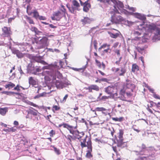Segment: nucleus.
Listing matches in <instances>:
<instances>
[{
    "label": "nucleus",
    "mask_w": 160,
    "mask_h": 160,
    "mask_svg": "<svg viewBox=\"0 0 160 160\" xmlns=\"http://www.w3.org/2000/svg\"><path fill=\"white\" fill-rule=\"evenodd\" d=\"M138 29L144 32V35H148L155 31L154 38L155 39H160V28L157 27L155 24H145L144 22L138 26Z\"/></svg>",
    "instance_id": "f257e3e1"
},
{
    "label": "nucleus",
    "mask_w": 160,
    "mask_h": 160,
    "mask_svg": "<svg viewBox=\"0 0 160 160\" xmlns=\"http://www.w3.org/2000/svg\"><path fill=\"white\" fill-rule=\"evenodd\" d=\"M64 128H66L68 130L70 133L73 134L76 138L79 140L80 142V146L82 148L86 146L85 142L88 136L87 135H85L83 132H79L78 130H76L77 128V126H73L70 125L68 124L64 125Z\"/></svg>",
    "instance_id": "f03ea898"
},
{
    "label": "nucleus",
    "mask_w": 160,
    "mask_h": 160,
    "mask_svg": "<svg viewBox=\"0 0 160 160\" xmlns=\"http://www.w3.org/2000/svg\"><path fill=\"white\" fill-rule=\"evenodd\" d=\"M98 1L104 3L106 5H110L111 2H112L114 4V8L112 11H114V10L116 9L120 10H122V11H121L122 13H125L126 12L125 10L123 9L124 6L123 3L118 0H98Z\"/></svg>",
    "instance_id": "7ed1b4c3"
},
{
    "label": "nucleus",
    "mask_w": 160,
    "mask_h": 160,
    "mask_svg": "<svg viewBox=\"0 0 160 160\" xmlns=\"http://www.w3.org/2000/svg\"><path fill=\"white\" fill-rule=\"evenodd\" d=\"M110 13L112 14L111 17V22L112 23L115 24H120L122 22L125 21L124 18L119 14V12L118 10L116 9L113 11H111Z\"/></svg>",
    "instance_id": "20e7f679"
},
{
    "label": "nucleus",
    "mask_w": 160,
    "mask_h": 160,
    "mask_svg": "<svg viewBox=\"0 0 160 160\" xmlns=\"http://www.w3.org/2000/svg\"><path fill=\"white\" fill-rule=\"evenodd\" d=\"M72 7H70L69 5L67 4V7L69 11L72 13L75 14L76 11H79L80 5L76 0H72Z\"/></svg>",
    "instance_id": "39448f33"
},
{
    "label": "nucleus",
    "mask_w": 160,
    "mask_h": 160,
    "mask_svg": "<svg viewBox=\"0 0 160 160\" xmlns=\"http://www.w3.org/2000/svg\"><path fill=\"white\" fill-rule=\"evenodd\" d=\"M86 141L85 144L86 146L83 148L81 146V147L82 148L85 147H87L89 150L88 151V152L86 154V156L88 158H90L92 157L91 153V152L92 151V143L90 138L88 136L87 137Z\"/></svg>",
    "instance_id": "423d86ee"
},
{
    "label": "nucleus",
    "mask_w": 160,
    "mask_h": 160,
    "mask_svg": "<svg viewBox=\"0 0 160 160\" xmlns=\"http://www.w3.org/2000/svg\"><path fill=\"white\" fill-rule=\"evenodd\" d=\"M40 38L36 36V38H34V40L37 43L40 44L42 47H45L48 46V38L45 37H43L42 39L39 40V39Z\"/></svg>",
    "instance_id": "0eeeda50"
},
{
    "label": "nucleus",
    "mask_w": 160,
    "mask_h": 160,
    "mask_svg": "<svg viewBox=\"0 0 160 160\" xmlns=\"http://www.w3.org/2000/svg\"><path fill=\"white\" fill-rule=\"evenodd\" d=\"M135 88V86L134 84L131 82H129L126 84V94L128 96H131L132 95V92Z\"/></svg>",
    "instance_id": "6e6552de"
},
{
    "label": "nucleus",
    "mask_w": 160,
    "mask_h": 160,
    "mask_svg": "<svg viewBox=\"0 0 160 160\" xmlns=\"http://www.w3.org/2000/svg\"><path fill=\"white\" fill-rule=\"evenodd\" d=\"M119 68H116L115 67H113L112 68V71L116 73L117 75L119 76H124L126 72V70L125 68H121L120 71Z\"/></svg>",
    "instance_id": "1a4fd4ad"
},
{
    "label": "nucleus",
    "mask_w": 160,
    "mask_h": 160,
    "mask_svg": "<svg viewBox=\"0 0 160 160\" xmlns=\"http://www.w3.org/2000/svg\"><path fill=\"white\" fill-rule=\"evenodd\" d=\"M2 29V35L4 37H9L12 34L10 28L4 26Z\"/></svg>",
    "instance_id": "9d476101"
},
{
    "label": "nucleus",
    "mask_w": 160,
    "mask_h": 160,
    "mask_svg": "<svg viewBox=\"0 0 160 160\" xmlns=\"http://www.w3.org/2000/svg\"><path fill=\"white\" fill-rule=\"evenodd\" d=\"M89 0H86L85 1V2L83 4L81 5V6H83V10L85 12H88L89 8H91L90 3V2H88Z\"/></svg>",
    "instance_id": "9b49d317"
},
{
    "label": "nucleus",
    "mask_w": 160,
    "mask_h": 160,
    "mask_svg": "<svg viewBox=\"0 0 160 160\" xmlns=\"http://www.w3.org/2000/svg\"><path fill=\"white\" fill-rule=\"evenodd\" d=\"M116 91V88L114 87L108 86L105 88V92L111 96L113 93Z\"/></svg>",
    "instance_id": "f8f14e48"
},
{
    "label": "nucleus",
    "mask_w": 160,
    "mask_h": 160,
    "mask_svg": "<svg viewBox=\"0 0 160 160\" xmlns=\"http://www.w3.org/2000/svg\"><path fill=\"white\" fill-rule=\"evenodd\" d=\"M85 89L88 90V92H92V90L98 91L99 90V87L96 85H92L88 88H85Z\"/></svg>",
    "instance_id": "ddd939ff"
},
{
    "label": "nucleus",
    "mask_w": 160,
    "mask_h": 160,
    "mask_svg": "<svg viewBox=\"0 0 160 160\" xmlns=\"http://www.w3.org/2000/svg\"><path fill=\"white\" fill-rule=\"evenodd\" d=\"M61 18V13L58 11L54 13L53 15V16L52 17V20H56L59 21Z\"/></svg>",
    "instance_id": "4468645a"
},
{
    "label": "nucleus",
    "mask_w": 160,
    "mask_h": 160,
    "mask_svg": "<svg viewBox=\"0 0 160 160\" xmlns=\"http://www.w3.org/2000/svg\"><path fill=\"white\" fill-rule=\"evenodd\" d=\"M146 48L147 47L143 44H141L139 46L136 47V49L139 52L142 54L143 51H144Z\"/></svg>",
    "instance_id": "2eb2a0df"
},
{
    "label": "nucleus",
    "mask_w": 160,
    "mask_h": 160,
    "mask_svg": "<svg viewBox=\"0 0 160 160\" xmlns=\"http://www.w3.org/2000/svg\"><path fill=\"white\" fill-rule=\"evenodd\" d=\"M123 139H118L117 141V146L119 147L123 148L126 147L127 145L125 142L123 141Z\"/></svg>",
    "instance_id": "dca6fc26"
},
{
    "label": "nucleus",
    "mask_w": 160,
    "mask_h": 160,
    "mask_svg": "<svg viewBox=\"0 0 160 160\" xmlns=\"http://www.w3.org/2000/svg\"><path fill=\"white\" fill-rule=\"evenodd\" d=\"M139 148H142V150H135L134 152L138 153L137 155H143V154L142 153L144 151V150L146 148V145L144 144H142L141 146L139 147Z\"/></svg>",
    "instance_id": "f3484780"
},
{
    "label": "nucleus",
    "mask_w": 160,
    "mask_h": 160,
    "mask_svg": "<svg viewBox=\"0 0 160 160\" xmlns=\"http://www.w3.org/2000/svg\"><path fill=\"white\" fill-rule=\"evenodd\" d=\"M139 156L135 159V160H151L152 156L151 155L148 156L147 157H145L142 156V155H139Z\"/></svg>",
    "instance_id": "a211bd4d"
},
{
    "label": "nucleus",
    "mask_w": 160,
    "mask_h": 160,
    "mask_svg": "<svg viewBox=\"0 0 160 160\" xmlns=\"http://www.w3.org/2000/svg\"><path fill=\"white\" fill-rule=\"evenodd\" d=\"M13 53L16 54L18 58H20L22 56V54L18 50L16 49L15 48H12L11 47H10Z\"/></svg>",
    "instance_id": "6ab92c4d"
},
{
    "label": "nucleus",
    "mask_w": 160,
    "mask_h": 160,
    "mask_svg": "<svg viewBox=\"0 0 160 160\" xmlns=\"http://www.w3.org/2000/svg\"><path fill=\"white\" fill-rule=\"evenodd\" d=\"M81 21L83 25L89 24L91 22V20L88 17H84L83 19H82Z\"/></svg>",
    "instance_id": "aec40b11"
},
{
    "label": "nucleus",
    "mask_w": 160,
    "mask_h": 160,
    "mask_svg": "<svg viewBox=\"0 0 160 160\" xmlns=\"http://www.w3.org/2000/svg\"><path fill=\"white\" fill-rule=\"evenodd\" d=\"M95 62L96 64V65L99 68H102L101 66H102V69L103 70H105L106 68V66L105 64L103 62H102L101 64L100 62L98 61L97 59L95 60Z\"/></svg>",
    "instance_id": "412c9836"
},
{
    "label": "nucleus",
    "mask_w": 160,
    "mask_h": 160,
    "mask_svg": "<svg viewBox=\"0 0 160 160\" xmlns=\"http://www.w3.org/2000/svg\"><path fill=\"white\" fill-rule=\"evenodd\" d=\"M126 92V89L124 88L121 90L120 92V99L123 101H125L124 95L125 92Z\"/></svg>",
    "instance_id": "4be33fe9"
},
{
    "label": "nucleus",
    "mask_w": 160,
    "mask_h": 160,
    "mask_svg": "<svg viewBox=\"0 0 160 160\" xmlns=\"http://www.w3.org/2000/svg\"><path fill=\"white\" fill-rule=\"evenodd\" d=\"M112 29L114 30L117 31H118V32L117 33L115 34H114L112 32H110V33H109V34H110V36L112 38H116L119 36L120 34H121V33L119 31H118L117 30H116V29H114V28H113Z\"/></svg>",
    "instance_id": "5701e85b"
},
{
    "label": "nucleus",
    "mask_w": 160,
    "mask_h": 160,
    "mask_svg": "<svg viewBox=\"0 0 160 160\" xmlns=\"http://www.w3.org/2000/svg\"><path fill=\"white\" fill-rule=\"evenodd\" d=\"M31 108L32 109H33V110H32L31 109H29V110L28 112V114H30L34 116H37L38 115V111L37 110L34 109L32 108Z\"/></svg>",
    "instance_id": "b1692460"
},
{
    "label": "nucleus",
    "mask_w": 160,
    "mask_h": 160,
    "mask_svg": "<svg viewBox=\"0 0 160 160\" xmlns=\"http://www.w3.org/2000/svg\"><path fill=\"white\" fill-rule=\"evenodd\" d=\"M8 111L7 108H0V114L2 116H4Z\"/></svg>",
    "instance_id": "393cba45"
},
{
    "label": "nucleus",
    "mask_w": 160,
    "mask_h": 160,
    "mask_svg": "<svg viewBox=\"0 0 160 160\" xmlns=\"http://www.w3.org/2000/svg\"><path fill=\"white\" fill-rule=\"evenodd\" d=\"M139 70V67L136 64H133L132 66V72H134L136 71Z\"/></svg>",
    "instance_id": "a878e982"
},
{
    "label": "nucleus",
    "mask_w": 160,
    "mask_h": 160,
    "mask_svg": "<svg viewBox=\"0 0 160 160\" xmlns=\"http://www.w3.org/2000/svg\"><path fill=\"white\" fill-rule=\"evenodd\" d=\"M30 30L31 31L34 32L36 34L39 35L42 33L41 32L38 30V28L34 27H32Z\"/></svg>",
    "instance_id": "bb28decb"
},
{
    "label": "nucleus",
    "mask_w": 160,
    "mask_h": 160,
    "mask_svg": "<svg viewBox=\"0 0 160 160\" xmlns=\"http://www.w3.org/2000/svg\"><path fill=\"white\" fill-rule=\"evenodd\" d=\"M29 83L30 84H31L33 86L36 85V82L34 79L32 77H30L28 79Z\"/></svg>",
    "instance_id": "cd10ccee"
},
{
    "label": "nucleus",
    "mask_w": 160,
    "mask_h": 160,
    "mask_svg": "<svg viewBox=\"0 0 160 160\" xmlns=\"http://www.w3.org/2000/svg\"><path fill=\"white\" fill-rule=\"evenodd\" d=\"M135 15L136 16V17L142 20H145L146 19V18L144 16L138 13H135Z\"/></svg>",
    "instance_id": "c85d7f7f"
},
{
    "label": "nucleus",
    "mask_w": 160,
    "mask_h": 160,
    "mask_svg": "<svg viewBox=\"0 0 160 160\" xmlns=\"http://www.w3.org/2000/svg\"><path fill=\"white\" fill-rule=\"evenodd\" d=\"M15 86V85L14 83H12L11 82H8V83L5 85V87L6 88H7L9 87L11 88H12Z\"/></svg>",
    "instance_id": "c756f323"
},
{
    "label": "nucleus",
    "mask_w": 160,
    "mask_h": 160,
    "mask_svg": "<svg viewBox=\"0 0 160 160\" xmlns=\"http://www.w3.org/2000/svg\"><path fill=\"white\" fill-rule=\"evenodd\" d=\"M32 13L33 14V17L34 18L36 19L38 18L39 16V13L36 10H34L32 12Z\"/></svg>",
    "instance_id": "7c9ffc66"
},
{
    "label": "nucleus",
    "mask_w": 160,
    "mask_h": 160,
    "mask_svg": "<svg viewBox=\"0 0 160 160\" xmlns=\"http://www.w3.org/2000/svg\"><path fill=\"white\" fill-rule=\"evenodd\" d=\"M112 98H119L120 99V96H118V94L116 91L115 92L112 93L111 96Z\"/></svg>",
    "instance_id": "2f4dec72"
},
{
    "label": "nucleus",
    "mask_w": 160,
    "mask_h": 160,
    "mask_svg": "<svg viewBox=\"0 0 160 160\" xmlns=\"http://www.w3.org/2000/svg\"><path fill=\"white\" fill-rule=\"evenodd\" d=\"M26 18L27 20L29 22V23L30 24H35L33 20L32 19H31V18L28 16H26Z\"/></svg>",
    "instance_id": "473e14b6"
},
{
    "label": "nucleus",
    "mask_w": 160,
    "mask_h": 160,
    "mask_svg": "<svg viewBox=\"0 0 160 160\" xmlns=\"http://www.w3.org/2000/svg\"><path fill=\"white\" fill-rule=\"evenodd\" d=\"M49 134L51 137H53L56 134V131L52 129L49 132Z\"/></svg>",
    "instance_id": "72a5a7b5"
},
{
    "label": "nucleus",
    "mask_w": 160,
    "mask_h": 160,
    "mask_svg": "<svg viewBox=\"0 0 160 160\" xmlns=\"http://www.w3.org/2000/svg\"><path fill=\"white\" fill-rule=\"evenodd\" d=\"M51 147L52 148L55 152L58 154L59 155L60 154V152L59 149L55 147L54 146H51Z\"/></svg>",
    "instance_id": "f704fd0d"
},
{
    "label": "nucleus",
    "mask_w": 160,
    "mask_h": 160,
    "mask_svg": "<svg viewBox=\"0 0 160 160\" xmlns=\"http://www.w3.org/2000/svg\"><path fill=\"white\" fill-rule=\"evenodd\" d=\"M85 68H86L85 67H83V68H73L72 69L75 71H82V72H83L85 70Z\"/></svg>",
    "instance_id": "c9c22d12"
},
{
    "label": "nucleus",
    "mask_w": 160,
    "mask_h": 160,
    "mask_svg": "<svg viewBox=\"0 0 160 160\" xmlns=\"http://www.w3.org/2000/svg\"><path fill=\"white\" fill-rule=\"evenodd\" d=\"M123 131L122 130H120L119 132V135L118 136L119 139H123Z\"/></svg>",
    "instance_id": "e433bc0d"
},
{
    "label": "nucleus",
    "mask_w": 160,
    "mask_h": 160,
    "mask_svg": "<svg viewBox=\"0 0 160 160\" xmlns=\"http://www.w3.org/2000/svg\"><path fill=\"white\" fill-rule=\"evenodd\" d=\"M113 150L114 151V152L116 153V155L117 156H120V154L118 152V151L117 149V147L115 146H112V147Z\"/></svg>",
    "instance_id": "4c0bfd02"
},
{
    "label": "nucleus",
    "mask_w": 160,
    "mask_h": 160,
    "mask_svg": "<svg viewBox=\"0 0 160 160\" xmlns=\"http://www.w3.org/2000/svg\"><path fill=\"white\" fill-rule=\"evenodd\" d=\"M65 138L67 139L69 143H70L71 142L72 139H73L72 136L69 135H67V136H66Z\"/></svg>",
    "instance_id": "58836bf2"
},
{
    "label": "nucleus",
    "mask_w": 160,
    "mask_h": 160,
    "mask_svg": "<svg viewBox=\"0 0 160 160\" xmlns=\"http://www.w3.org/2000/svg\"><path fill=\"white\" fill-rule=\"evenodd\" d=\"M95 110L97 111H103L106 110V109L103 107H97L96 108Z\"/></svg>",
    "instance_id": "ea45409f"
},
{
    "label": "nucleus",
    "mask_w": 160,
    "mask_h": 160,
    "mask_svg": "<svg viewBox=\"0 0 160 160\" xmlns=\"http://www.w3.org/2000/svg\"><path fill=\"white\" fill-rule=\"evenodd\" d=\"M123 117H120V118H112V119L115 121H119L120 122L123 120Z\"/></svg>",
    "instance_id": "a19ab883"
},
{
    "label": "nucleus",
    "mask_w": 160,
    "mask_h": 160,
    "mask_svg": "<svg viewBox=\"0 0 160 160\" xmlns=\"http://www.w3.org/2000/svg\"><path fill=\"white\" fill-rule=\"evenodd\" d=\"M60 109V108L59 106H57V105H54L53 106L52 108V111H58Z\"/></svg>",
    "instance_id": "79ce46f5"
},
{
    "label": "nucleus",
    "mask_w": 160,
    "mask_h": 160,
    "mask_svg": "<svg viewBox=\"0 0 160 160\" xmlns=\"http://www.w3.org/2000/svg\"><path fill=\"white\" fill-rule=\"evenodd\" d=\"M55 85L56 86V87L58 88H60L62 85L61 83L59 81H56L55 83Z\"/></svg>",
    "instance_id": "37998d69"
},
{
    "label": "nucleus",
    "mask_w": 160,
    "mask_h": 160,
    "mask_svg": "<svg viewBox=\"0 0 160 160\" xmlns=\"http://www.w3.org/2000/svg\"><path fill=\"white\" fill-rule=\"evenodd\" d=\"M93 46L95 49L97 51V49L98 42L96 40H94L93 42Z\"/></svg>",
    "instance_id": "c03bdc74"
},
{
    "label": "nucleus",
    "mask_w": 160,
    "mask_h": 160,
    "mask_svg": "<svg viewBox=\"0 0 160 160\" xmlns=\"http://www.w3.org/2000/svg\"><path fill=\"white\" fill-rule=\"evenodd\" d=\"M38 18L40 20H45L46 19V18L45 17L42 16H39Z\"/></svg>",
    "instance_id": "a18cd8bd"
},
{
    "label": "nucleus",
    "mask_w": 160,
    "mask_h": 160,
    "mask_svg": "<svg viewBox=\"0 0 160 160\" xmlns=\"http://www.w3.org/2000/svg\"><path fill=\"white\" fill-rule=\"evenodd\" d=\"M9 132H15L16 131V129L14 128L13 127H12L9 128Z\"/></svg>",
    "instance_id": "49530a36"
},
{
    "label": "nucleus",
    "mask_w": 160,
    "mask_h": 160,
    "mask_svg": "<svg viewBox=\"0 0 160 160\" xmlns=\"http://www.w3.org/2000/svg\"><path fill=\"white\" fill-rule=\"evenodd\" d=\"M115 52L117 54L118 56H120V50L119 49H116L115 51Z\"/></svg>",
    "instance_id": "de8ad7c7"
},
{
    "label": "nucleus",
    "mask_w": 160,
    "mask_h": 160,
    "mask_svg": "<svg viewBox=\"0 0 160 160\" xmlns=\"http://www.w3.org/2000/svg\"><path fill=\"white\" fill-rule=\"evenodd\" d=\"M128 9L130 11H132V12H135V11H136V8H134L133 7H128Z\"/></svg>",
    "instance_id": "09e8293b"
},
{
    "label": "nucleus",
    "mask_w": 160,
    "mask_h": 160,
    "mask_svg": "<svg viewBox=\"0 0 160 160\" xmlns=\"http://www.w3.org/2000/svg\"><path fill=\"white\" fill-rule=\"evenodd\" d=\"M28 104L32 106H33L34 107H38V106L36 104H34L32 102H29V103H28Z\"/></svg>",
    "instance_id": "8fccbe9b"
},
{
    "label": "nucleus",
    "mask_w": 160,
    "mask_h": 160,
    "mask_svg": "<svg viewBox=\"0 0 160 160\" xmlns=\"http://www.w3.org/2000/svg\"><path fill=\"white\" fill-rule=\"evenodd\" d=\"M20 87L19 85H17L16 87H15L14 90H17L18 91H20V89L19 88Z\"/></svg>",
    "instance_id": "3c124183"
},
{
    "label": "nucleus",
    "mask_w": 160,
    "mask_h": 160,
    "mask_svg": "<svg viewBox=\"0 0 160 160\" xmlns=\"http://www.w3.org/2000/svg\"><path fill=\"white\" fill-rule=\"evenodd\" d=\"M153 97L154 98L156 99H160V97L157 94H154L153 95Z\"/></svg>",
    "instance_id": "603ef678"
},
{
    "label": "nucleus",
    "mask_w": 160,
    "mask_h": 160,
    "mask_svg": "<svg viewBox=\"0 0 160 160\" xmlns=\"http://www.w3.org/2000/svg\"><path fill=\"white\" fill-rule=\"evenodd\" d=\"M43 96V95L42 94L38 95L37 96H35L34 97V99H36L37 98H39L41 97H42Z\"/></svg>",
    "instance_id": "864d4df0"
},
{
    "label": "nucleus",
    "mask_w": 160,
    "mask_h": 160,
    "mask_svg": "<svg viewBox=\"0 0 160 160\" xmlns=\"http://www.w3.org/2000/svg\"><path fill=\"white\" fill-rule=\"evenodd\" d=\"M110 46V45L109 44L107 45L106 43H105L104 44L102 45V48H105L107 46L108 47H109Z\"/></svg>",
    "instance_id": "5fc2aeb1"
},
{
    "label": "nucleus",
    "mask_w": 160,
    "mask_h": 160,
    "mask_svg": "<svg viewBox=\"0 0 160 160\" xmlns=\"http://www.w3.org/2000/svg\"><path fill=\"white\" fill-rule=\"evenodd\" d=\"M119 44V43L118 42H116V43H114L113 46H112V48H115L118 47Z\"/></svg>",
    "instance_id": "6e6d98bb"
},
{
    "label": "nucleus",
    "mask_w": 160,
    "mask_h": 160,
    "mask_svg": "<svg viewBox=\"0 0 160 160\" xmlns=\"http://www.w3.org/2000/svg\"><path fill=\"white\" fill-rule=\"evenodd\" d=\"M134 34L136 35L139 36L141 35V32H139L138 31H135L134 32Z\"/></svg>",
    "instance_id": "4d7b16f0"
},
{
    "label": "nucleus",
    "mask_w": 160,
    "mask_h": 160,
    "mask_svg": "<svg viewBox=\"0 0 160 160\" xmlns=\"http://www.w3.org/2000/svg\"><path fill=\"white\" fill-rule=\"evenodd\" d=\"M68 97V94H66L63 98L62 101L65 102L66 101V100Z\"/></svg>",
    "instance_id": "13d9d810"
},
{
    "label": "nucleus",
    "mask_w": 160,
    "mask_h": 160,
    "mask_svg": "<svg viewBox=\"0 0 160 160\" xmlns=\"http://www.w3.org/2000/svg\"><path fill=\"white\" fill-rule=\"evenodd\" d=\"M31 9V8L30 6V5H28L27 6V12H28L29 11V10H30Z\"/></svg>",
    "instance_id": "bf43d9fd"
},
{
    "label": "nucleus",
    "mask_w": 160,
    "mask_h": 160,
    "mask_svg": "<svg viewBox=\"0 0 160 160\" xmlns=\"http://www.w3.org/2000/svg\"><path fill=\"white\" fill-rule=\"evenodd\" d=\"M108 97L107 96H104L102 97V100H105L106 99H108Z\"/></svg>",
    "instance_id": "052dcab7"
},
{
    "label": "nucleus",
    "mask_w": 160,
    "mask_h": 160,
    "mask_svg": "<svg viewBox=\"0 0 160 160\" xmlns=\"http://www.w3.org/2000/svg\"><path fill=\"white\" fill-rule=\"evenodd\" d=\"M140 59V60L142 61V63L143 64H144V58L143 57L141 56L139 58Z\"/></svg>",
    "instance_id": "680f3d73"
},
{
    "label": "nucleus",
    "mask_w": 160,
    "mask_h": 160,
    "mask_svg": "<svg viewBox=\"0 0 160 160\" xmlns=\"http://www.w3.org/2000/svg\"><path fill=\"white\" fill-rule=\"evenodd\" d=\"M13 124L15 126H18L19 125L18 122L16 121H15L13 122Z\"/></svg>",
    "instance_id": "e2e57ef3"
},
{
    "label": "nucleus",
    "mask_w": 160,
    "mask_h": 160,
    "mask_svg": "<svg viewBox=\"0 0 160 160\" xmlns=\"http://www.w3.org/2000/svg\"><path fill=\"white\" fill-rule=\"evenodd\" d=\"M147 109L151 113H153L152 110L149 107L147 108Z\"/></svg>",
    "instance_id": "0e129e2a"
},
{
    "label": "nucleus",
    "mask_w": 160,
    "mask_h": 160,
    "mask_svg": "<svg viewBox=\"0 0 160 160\" xmlns=\"http://www.w3.org/2000/svg\"><path fill=\"white\" fill-rule=\"evenodd\" d=\"M61 7L62 9V11L64 12H65L66 11V10L65 8V7L63 5H62L61 6Z\"/></svg>",
    "instance_id": "69168bd1"
},
{
    "label": "nucleus",
    "mask_w": 160,
    "mask_h": 160,
    "mask_svg": "<svg viewBox=\"0 0 160 160\" xmlns=\"http://www.w3.org/2000/svg\"><path fill=\"white\" fill-rule=\"evenodd\" d=\"M109 50H110V51H111L109 47H108L107 49H104V50L103 52H108V51Z\"/></svg>",
    "instance_id": "338daca9"
},
{
    "label": "nucleus",
    "mask_w": 160,
    "mask_h": 160,
    "mask_svg": "<svg viewBox=\"0 0 160 160\" xmlns=\"http://www.w3.org/2000/svg\"><path fill=\"white\" fill-rule=\"evenodd\" d=\"M49 27L52 28H56V27L55 26H54L52 24H50L49 25Z\"/></svg>",
    "instance_id": "774afa93"
}]
</instances>
